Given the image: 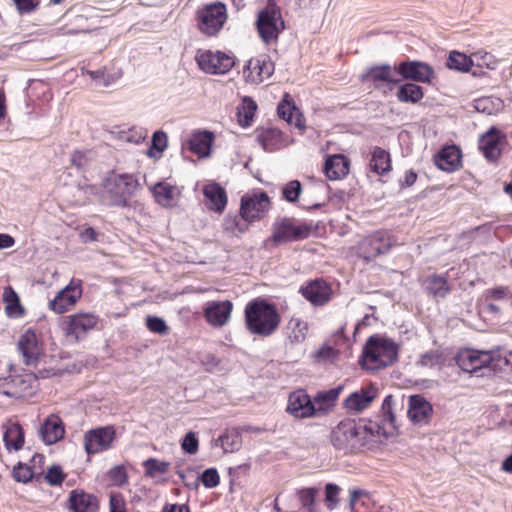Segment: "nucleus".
Returning <instances> with one entry per match:
<instances>
[{
    "instance_id": "14",
    "label": "nucleus",
    "mask_w": 512,
    "mask_h": 512,
    "mask_svg": "<svg viewBox=\"0 0 512 512\" xmlns=\"http://www.w3.org/2000/svg\"><path fill=\"white\" fill-rule=\"evenodd\" d=\"M275 65L271 58L262 54L252 58L244 67V77L251 84H259L271 77L274 73Z\"/></svg>"
},
{
    "instance_id": "62",
    "label": "nucleus",
    "mask_w": 512,
    "mask_h": 512,
    "mask_svg": "<svg viewBox=\"0 0 512 512\" xmlns=\"http://www.w3.org/2000/svg\"><path fill=\"white\" fill-rule=\"evenodd\" d=\"M98 233L92 228L88 227L80 233V239L83 243L96 241Z\"/></svg>"
},
{
    "instance_id": "8",
    "label": "nucleus",
    "mask_w": 512,
    "mask_h": 512,
    "mask_svg": "<svg viewBox=\"0 0 512 512\" xmlns=\"http://www.w3.org/2000/svg\"><path fill=\"white\" fill-rule=\"evenodd\" d=\"M228 18L225 4L216 1L198 11V28L207 36H216Z\"/></svg>"
},
{
    "instance_id": "21",
    "label": "nucleus",
    "mask_w": 512,
    "mask_h": 512,
    "mask_svg": "<svg viewBox=\"0 0 512 512\" xmlns=\"http://www.w3.org/2000/svg\"><path fill=\"white\" fill-rule=\"evenodd\" d=\"M98 318L92 313H78L68 317L65 333L67 337L78 341L97 324Z\"/></svg>"
},
{
    "instance_id": "1",
    "label": "nucleus",
    "mask_w": 512,
    "mask_h": 512,
    "mask_svg": "<svg viewBox=\"0 0 512 512\" xmlns=\"http://www.w3.org/2000/svg\"><path fill=\"white\" fill-rule=\"evenodd\" d=\"M384 433L385 428L378 421L344 419L332 429L330 441L335 449L345 454L356 453L368 446L375 436Z\"/></svg>"
},
{
    "instance_id": "41",
    "label": "nucleus",
    "mask_w": 512,
    "mask_h": 512,
    "mask_svg": "<svg viewBox=\"0 0 512 512\" xmlns=\"http://www.w3.org/2000/svg\"><path fill=\"white\" fill-rule=\"evenodd\" d=\"M397 99L402 103H418L423 97V88L417 84L408 82L399 86Z\"/></svg>"
},
{
    "instance_id": "45",
    "label": "nucleus",
    "mask_w": 512,
    "mask_h": 512,
    "mask_svg": "<svg viewBox=\"0 0 512 512\" xmlns=\"http://www.w3.org/2000/svg\"><path fill=\"white\" fill-rule=\"evenodd\" d=\"M393 405H394V398L392 395H387L382 403V416L381 421L378 422L381 426L385 428V433L383 434L386 436L390 431L388 429H394L395 428V415L393 412Z\"/></svg>"
},
{
    "instance_id": "5",
    "label": "nucleus",
    "mask_w": 512,
    "mask_h": 512,
    "mask_svg": "<svg viewBox=\"0 0 512 512\" xmlns=\"http://www.w3.org/2000/svg\"><path fill=\"white\" fill-rule=\"evenodd\" d=\"M312 225L290 217H279L273 223L272 239L276 244L304 240L310 236Z\"/></svg>"
},
{
    "instance_id": "53",
    "label": "nucleus",
    "mask_w": 512,
    "mask_h": 512,
    "mask_svg": "<svg viewBox=\"0 0 512 512\" xmlns=\"http://www.w3.org/2000/svg\"><path fill=\"white\" fill-rule=\"evenodd\" d=\"M205 488L212 489L219 485L220 476L216 468L205 469L198 477Z\"/></svg>"
},
{
    "instance_id": "13",
    "label": "nucleus",
    "mask_w": 512,
    "mask_h": 512,
    "mask_svg": "<svg viewBox=\"0 0 512 512\" xmlns=\"http://www.w3.org/2000/svg\"><path fill=\"white\" fill-rule=\"evenodd\" d=\"M492 360L493 357L489 351L473 349L461 350L452 359L462 371L468 373H476L478 370L488 367Z\"/></svg>"
},
{
    "instance_id": "51",
    "label": "nucleus",
    "mask_w": 512,
    "mask_h": 512,
    "mask_svg": "<svg viewBox=\"0 0 512 512\" xmlns=\"http://www.w3.org/2000/svg\"><path fill=\"white\" fill-rule=\"evenodd\" d=\"M302 193V185L298 180H291L282 189V197L287 202L295 203Z\"/></svg>"
},
{
    "instance_id": "34",
    "label": "nucleus",
    "mask_w": 512,
    "mask_h": 512,
    "mask_svg": "<svg viewBox=\"0 0 512 512\" xmlns=\"http://www.w3.org/2000/svg\"><path fill=\"white\" fill-rule=\"evenodd\" d=\"M424 290L435 298H445L451 291L445 275L432 274L422 283Z\"/></svg>"
},
{
    "instance_id": "32",
    "label": "nucleus",
    "mask_w": 512,
    "mask_h": 512,
    "mask_svg": "<svg viewBox=\"0 0 512 512\" xmlns=\"http://www.w3.org/2000/svg\"><path fill=\"white\" fill-rule=\"evenodd\" d=\"M214 446L224 453H234L242 446V434L238 428H228L214 440Z\"/></svg>"
},
{
    "instance_id": "22",
    "label": "nucleus",
    "mask_w": 512,
    "mask_h": 512,
    "mask_svg": "<svg viewBox=\"0 0 512 512\" xmlns=\"http://www.w3.org/2000/svg\"><path fill=\"white\" fill-rule=\"evenodd\" d=\"M504 139V134L492 126L480 137L478 147L487 160L496 161L501 155L500 145Z\"/></svg>"
},
{
    "instance_id": "33",
    "label": "nucleus",
    "mask_w": 512,
    "mask_h": 512,
    "mask_svg": "<svg viewBox=\"0 0 512 512\" xmlns=\"http://www.w3.org/2000/svg\"><path fill=\"white\" fill-rule=\"evenodd\" d=\"M215 135L208 130L194 131V155L198 159H208L211 157Z\"/></svg>"
},
{
    "instance_id": "2",
    "label": "nucleus",
    "mask_w": 512,
    "mask_h": 512,
    "mask_svg": "<svg viewBox=\"0 0 512 512\" xmlns=\"http://www.w3.org/2000/svg\"><path fill=\"white\" fill-rule=\"evenodd\" d=\"M244 322L251 334L269 337L279 328L281 316L274 304L263 298H255L244 308Z\"/></svg>"
},
{
    "instance_id": "63",
    "label": "nucleus",
    "mask_w": 512,
    "mask_h": 512,
    "mask_svg": "<svg viewBox=\"0 0 512 512\" xmlns=\"http://www.w3.org/2000/svg\"><path fill=\"white\" fill-rule=\"evenodd\" d=\"M491 101L488 98L478 99L475 102V108L477 111L490 115L492 109L490 108Z\"/></svg>"
},
{
    "instance_id": "57",
    "label": "nucleus",
    "mask_w": 512,
    "mask_h": 512,
    "mask_svg": "<svg viewBox=\"0 0 512 512\" xmlns=\"http://www.w3.org/2000/svg\"><path fill=\"white\" fill-rule=\"evenodd\" d=\"M13 477L17 482L27 483L33 478V471L20 462L13 469Z\"/></svg>"
},
{
    "instance_id": "55",
    "label": "nucleus",
    "mask_w": 512,
    "mask_h": 512,
    "mask_svg": "<svg viewBox=\"0 0 512 512\" xmlns=\"http://www.w3.org/2000/svg\"><path fill=\"white\" fill-rule=\"evenodd\" d=\"M146 326L149 331L159 335H166L169 332V327L165 320L157 316H147Z\"/></svg>"
},
{
    "instance_id": "59",
    "label": "nucleus",
    "mask_w": 512,
    "mask_h": 512,
    "mask_svg": "<svg viewBox=\"0 0 512 512\" xmlns=\"http://www.w3.org/2000/svg\"><path fill=\"white\" fill-rule=\"evenodd\" d=\"M64 478L62 469L56 465L50 467L45 475V480L52 486L60 485Z\"/></svg>"
},
{
    "instance_id": "16",
    "label": "nucleus",
    "mask_w": 512,
    "mask_h": 512,
    "mask_svg": "<svg viewBox=\"0 0 512 512\" xmlns=\"http://www.w3.org/2000/svg\"><path fill=\"white\" fill-rule=\"evenodd\" d=\"M286 412L296 419L316 417L315 405L304 389H297L290 393Z\"/></svg>"
},
{
    "instance_id": "3",
    "label": "nucleus",
    "mask_w": 512,
    "mask_h": 512,
    "mask_svg": "<svg viewBox=\"0 0 512 512\" xmlns=\"http://www.w3.org/2000/svg\"><path fill=\"white\" fill-rule=\"evenodd\" d=\"M139 188L134 174L111 171L102 179L101 200L107 206L125 208Z\"/></svg>"
},
{
    "instance_id": "49",
    "label": "nucleus",
    "mask_w": 512,
    "mask_h": 512,
    "mask_svg": "<svg viewBox=\"0 0 512 512\" xmlns=\"http://www.w3.org/2000/svg\"><path fill=\"white\" fill-rule=\"evenodd\" d=\"M168 138L165 132H154L151 140V147L148 150V156L159 157L161 153L167 148Z\"/></svg>"
},
{
    "instance_id": "38",
    "label": "nucleus",
    "mask_w": 512,
    "mask_h": 512,
    "mask_svg": "<svg viewBox=\"0 0 512 512\" xmlns=\"http://www.w3.org/2000/svg\"><path fill=\"white\" fill-rule=\"evenodd\" d=\"M3 440L7 450H20L24 444V432L20 424L8 425L4 431Z\"/></svg>"
},
{
    "instance_id": "29",
    "label": "nucleus",
    "mask_w": 512,
    "mask_h": 512,
    "mask_svg": "<svg viewBox=\"0 0 512 512\" xmlns=\"http://www.w3.org/2000/svg\"><path fill=\"white\" fill-rule=\"evenodd\" d=\"M436 166L446 172L456 171L461 166V151L455 145L442 148L435 158Z\"/></svg>"
},
{
    "instance_id": "56",
    "label": "nucleus",
    "mask_w": 512,
    "mask_h": 512,
    "mask_svg": "<svg viewBox=\"0 0 512 512\" xmlns=\"http://www.w3.org/2000/svg\"><path fill=\"white\" fill-rule=\"evenodd\" d=\"M146 137V133L143 130H137L135 128L123 130L119 132V139L121 141L132 143V144H139L141 143Z\"/></svg>"
},
{
    "instance_id": "31",
    "label": "nucleus",
    "mask_w": 512,
    "mask_h": 512,
    "mask_svg": "<svg viewBox=\"0 0 512 512\" xmlns=\"http://www.w3.org/2000/svg\"><path fill=\"white\" fill-rule=\"evenodd\" d=\"M278 116L285 120L289 125L297 128H304L301 120V114L293 103L291 96L285 93L277 107Z\"/></svg>"
},
{
    "instance_id": "4",
    "label": "nucleus",
    "mask_w": 512,
    "mask_h": 512,
    "mask_svg": "<svg viewBox=\"0 0 512 512\" xmlns=\"http://www.w3.org/2000/svg\"><path fill=\"white\" fill-rule=\"evenodd\" d=\"M398 358V345L391 339L371 336L363 348L362 360L370 369L393 364Z\"/></svg>"
},
{
    "instance_id": "54",
    "label": "nucleus",
    "mask_w": 512,
    "mask_h": 512,
    "mask_svg": "<svg viewBox=\"0 0 512 512\" xmlns=\"http://www.w3.org/2000/svg\"><path fill=\"white\" fill-rule=\"evenodd\" d=\"M340 487L334 483H327L325 486V504L329 510H333L339 503Z\"/></svg>"
},
{
    "instance_id": "30",
    "label": "nucleus",
    "mask_w": 512,
    "mask_h": 512,
    "mask_svg": "<svg viewBox=\"0 0 512 512\" xmlns=\"http://www.w3.org/2000/svg\"><path fill=\"white\" fill-rule=\"evenodd\" d=\"M324 172L328 179L339 180L349 173V160L342 154L329 156L325 161Z\"/></svg>"
},
{
    "instance_id": "60",
    "label": "nucleus",
    "mask_w": 512,
    "mask_h": 512,
    "mask_svg": "<svg viewBox=\"0 0 512 512\" xmlns=\"http://www.w3.org/2000/svg\"><path fill=\"white\" fill-rule=\"evenodd\" d=\"M91 152L90 151H75L71 155V163L74 165L77 169L84 168L88 161L91 159Z\"/></svg>"
},
{
    "instance_id": "52",
    "label": "nucleus",
    "mask_w": 512,
    "mask_h": 512,
    "mask_svg": "<svg viewBox=\"0 0 512 512\" xmlns=\"http://www.w3.org/2000/svg\"><path fill=\"white\" fill-rule=\"evenodd\" d=\"M319 489L315 487L303 488L298 491V498L302 507L306 508L309 512H312L316 495Z\"/></svg>"
},
{
    "instance_id": "27",
    "label": "nucleus",
    "mask_w": 512,
    "mask_h": 512,
    "mask_svg": "<svg viewBox=\"0 0 512 512\" xmlns=\"http://www.w3.org/2000/svg\"><path fill=\"white\" fill-rule=\"evenodd\" d=\"M64 434L63 422L54 414L48 416L39 429L40 438L47 445L58 442L63 438Z\"/></svg>"
},
{
    "instance_id": "26",
    "label": "nucleus",
    "mask_w": 512,
    "mask_h": 512,
    "mask_svg": "<svg viewBox=\"0 0 512 512\" xmlns=\"http://www.w3.org/2000/svg\"><path fill=\"white\" fill-rule=\"evenodd\" d=\"M257 140L266 152H274L290 144V139L280 129L269 127L263 129L258 135Z\"/></svg>"
},
{
    "instance_id": "19",
    "label": "nucleus",
    "mask_w": 512,
    "mask_h": 512,
    "mask_svg": "<svg viewBox=\"0 0 512 512\" xmlns=\"http://www.w3.org/2000/svg\"><path fill=\"white\" fill-rule=\"evenodd\" d=\"M300 294L313 306H323L331 299L332 289L323 279H315L302 285Z\"/></svg>"
},
{
    "instance_id": "46",
    "label": "nucleus",
    "mask_w": 512,
    "mask_h": 512,
    "mask_svg": "<svg viewBox=\"0 0 512 512\" xmlns=\"http://www.w3.org/2000/svg\"><path fill=\"white\" fill-rule=\"evenodd\" d=\"M472 65L471 58L458 51H451L446 61V66L449 69L460 72H468Z\"/></svg>"
},
{
    "instance_id": "58",
    "label": "nucleus",
    "mask_w": 512,
    "mask_h": 512,
    "mask_svg": "<svg viewBox=\"0 0 512 512\" xmlns=\"http://www.w3.org/2000/svg\"><path fill=\"white\" fill-rule=\"evenodd\" d=\"M200 364L208 372H213L218 369L220 360L212 353H203L199 355Z\"/></svg>"
},
{
    "instance_id": "12",
    "label": "nucleus",
    "mask_w": 512,
    "mask_h": 512,
    "mask_svg": "<svg viewBox=\"0 0 512 512\" xmlns=\"http://www.w3.org/2000/svg\"><path fill=\"white\" fill-rule=\"evenodd\" d=\"M363 82H371L373 87L387 93L394 89V86L400 82L397 77V69L389 64L369 67L361 76Z\"/></svg>"
},
{
    "instance_id": "20",
    "label": "nucleus",
    "mask_w": 512,
    "mask_h": 512,
    "mask_svg": "<svg viewBox=\"0 0 512 512\" xmlns=\"http://www.w3.org/2000/svg\"><path fill=\"white\" fill-rule=\"evenodd\" d=\"M82 295V289L78 283L71 281L61 289L49 302V308L55 313L62 314L73 307Z\"/></svg>"
},
{
    "instance_id": "10",
    "label": "nucleus",
    "mask_w": 512,
    "mask_h": 512,
    "mask_svg": "<svg viewBox=\"0 0 512 512\" xmlns=\"http://www.w3.org/2000/svg\"><path fill=\"white\" fill-rule=\"evenodd\" d=\"M395 245H397V240L390 231L378 230L362 240L360 251L366 260H370L389 252Z\"/></svg>"
},
{
    "instance_id": "15",
    "label": "nucleus",
    "mask_w": 512,
    "mask_h": 512,
    "mask_svg": "<svg viewBox=\"0 0 512 512\" xmlns=\"http://www.w3.org/2000/svg\"><path fill=\"white\" fill-rule=\"evenodd\" d=\"M115 438V430L111 426L100 427L85 433V451L88 454H96L112 447Z\"/></svg>"
},
{
    "instance_id": "7",
    "label": "nucleus",
    "mask_w": 512,
    "mask_h": 512,
    "mask_svg": "<svg viewBox=\"0 0 512 512\" xmlns=\"http://www.w3.org/2000/svg\"><path fill=\"white\" fill-rule=\"evenodd\" d=\"M17 350L26 366L36 367L45 356L42 334L32 328H28L20 335L17 342Z\"/></svg>"
},
{
    "instance_id": "47",
    "label": "nucleus",
    "mask_w": 512,
    "mask_h": 512,
    "mask_svg": "<svg viewBox=\"0 0 512 512\" xmlns=\"http://www.w3.org/2000/svg\"><path fill=\"white\" fill-rule=\"evenodd\" d=\"M257 109L256 102L250 97H244L238 110L239 122L243 126H249Z\"/></svg>"
},
{
    "instance_id": "64",
    "label": "nucleus",
    "mask_w": 512,
    "mask_h": 512,
    "mask_svg": "<svg viewBox=\"0 0 512 512\" xmlns=\"http://www.w3.org/2000/svg\"><path fill=\"white\" fill-rule=\"evenodd\" d=\"M417 180V174L414 170H408L405 172L403 180L400 181L401 187H410L412 186Z\"/></svg>"
},
{
    "instance_id": "11",
    "label": "nucleus",
    "mask_w": 512,
    "mask_h": 512,
    "mask_svg": "<svg viewBox=\"0 0 512 512\" xmlns=\"http://www.w3.org/2000/svg\"><path fill=\"white\" fill-rule=\"evenodd\" d=\"M37 385V378L32 373L9 375L0 378V393L12 397L20 398L31 395Z\"/></svg>"
},
{
    "instance_id": "39",
    "label": "nucleus",
    "mask_w": 512,
    "mask_h": 512,
    "mask_svg": "<svg viewBox=\"0 0 512 512\" xmlns=\"http://www.w3.org/2000/svg\"><path fill=\"white\" fill-rule=\"evenodd\" d=\"M252 222L253 221L243 217L239 211V215L228 214L224 218L222 226L225 232L231 234L232 236H239L244 234L249 229V225Z\"/></svg>"
},
{
    "instance_id": "48",
    "label": "nucleus",
    "mask_w": 512,
    "mask_h": 512,
    "mask_svg": "<svg viewBox=\"0 0 512 512\" xmlns=\"http://www.w3.org/2000/svg\"><path fill=\"white\" fill-rule=\"evenodd\" d=\"M145 475L151 478L158 477L168 471L169 463L156 458H149L143 462Z\"/></svg>"
},
{
    "instance_id": "40",
    "label": "nucleus",
    "mask_w": 512,
    "mask_h": 512,
    "mask_svg": "<svg viewBox=\"0 0 512 512\" xmlns=\"http://www.w3.org/2000/svg\"><path fill=\"white\" fill-rule=\"evenodd\" d=\"M452 359H447L446 355L439 350H430L421 355L419 364L430 369L442 370L445 366H450Z\"/></svg>"
},
{
    "instance_id": "50",
    "label": "nucleus",
    "mask_w": 512,
    "mask_h": 512,
    "mask_svg": "<svg viewBox=\"0 0 512 512\" xmlns=\"http://www.w3.org/2000/svg\"><path fill=\"white\" fill-rule=\"evenodd\" d=\"M512 295L508 287L499 286L495 288L487 289L484 292V301H492V302H505L510 301Z\"/></svg>"
},
{
    "instance_id": "24",
    "label": "nucleus",
    "mask_w": 512,
    "mask_h": 512,
    "mask_svg": "<svg viewBox=\"0 0 512 512\" xmlns=\"http://www.w3.org/2000/svg\"><path fill=\"white\" fill-rule=\"evenodd\" d=\"M407 413L414 424L424 425L429 423L433 414V407L422 395H411Z\"/></svg>"
},
{
    "instance_id": "42",
    "label": "nucleus",
    "mask_w": 512,
    "mask_h": 512,
    "mask_svg": "<svg viewBox=\"0 0 512 512\" xmlns=\"http://www.w3.org/2000/svg\"><path fill=\"white\" fill-rule=\"evenodd\" d=\"M155 201L162 206H171L175 200L177 189L166 182H158L152 187Z\"/></svg>"
},
{
    "instance_id": "44",
    "label": "nucleus",
    "mask_w": 512,
    "mask_h": 512,
    "mask_svg": "<svg viewBox=\"0 0 512 512\" xmlns=\"http://www.w3.org/2000/svg\"><path fill=\"white\" fill-rule=\"evenodd\" d=\"M3 300L6 303L5 311L9 317L18 318L23 316L24 309L20 303L17 293L8 286L4 289Z\"/></svg>"
},
{
    "instance_id": "36",
    "label": "nucleus",
    "mask_w": 512,
    "mask_h": 512,
    "mask_svg": "<svg viewBox=\"0 0 512 512\" xmlns=\"http://www.w3.org/2000/svg\"><path fill=\"white\" fill-rule=\"evenodd\" d=\"M373 390H360L350 394L344 401V407L349 411L360 412L367 408L375 398Z\"/></svg>"
},
{
    "instance_id": "17",
    "label": "nucleus",
    "mask_w": 512,
    "mask_h": 512,
    "mask_svg": "<svg viewBox=\"0 0 512 512\" xmlns=\"http://www.w3.org/2000/svg\"><path fill=\"white\" fill-rule=\"evenodd\" d=\"M270 207V199L266 192L253 196L245 195L241 198L240 212L250 221H257L264 217Z\"/></svg>"
},
{
    "instance_id": "43",
    "label": "nucleus",
    "mask_w": 512,
    "mask_h": 512,
    "mask_svg": "<svg viewBox=\"0 0 512 512\" xmlns=\"http://www.w3.org/2000/svg\"><path fill=\"white\" fill-rule=\"evenodd\" d=\"M288 339L292 344L302 343L307 336L308 323L297 317H292L288 324Z\"/></svg>"
},
{
    "instance_id": "9",
    "label": "nucleus",
    "mask_w": 512,
    "mask_h": 512,
    "mask_svg": "<svg viewBox=\"0 0 512 512\" xmlns=\"http://www.w3.org/2000/svg\"><path fill=\"white\" fill-rule=\"evenodd\" d=\"M194 59L198 67L206 74L221 75L228 73L234 66V58L222 51H197Z\"/></svg>"
},
{
    "instance_id": "6",
    "label": "nucleus",
    "mask_w": 512,
    "mask_h": 512,
    "mask_svg": "<svg viewBox=\"0 0 512 512\" xmlns=\"http://www.w3.org/2000/svg\"><path fill=\"white\" fill-rule=\"evenodd\" d=\"M256 28L264 43L269 44L278 40L285 29V23L276 5H267L258 12Z\"/></svg>"
},
{
    "instance_id": "35",
    "label": "nucleus",
    "mask_w": 512,
    "mask_h": 512,
    "mask_svg": "<svg viewBox=\"0 0 512 512\" xmlns=\"http://www.w3.org/2000/svg\"><path fill=\"white\" fill-rule=\"evenodd\" d=\"M341 390V387H336L326 391H320L314 396L312 402L315 405L316 417L324 415L334 406Z\"/></svg>"
},
{
    "instance_id": "37",
    "label": "nucleus",
    "mask_w": 512,
    "mask_h": 512,
    "mask_svg": "<svg viewBox=\"0 0 512 512\" xmlns=\"http://www.w3.org/2000/svg\"><path fill=\"white\" fill-rule=\"evenodd\" d=\"M369 167L372 172L378 175L389 172L391 170L390 154L380 147H375L371 153Z\"/></svg>"
},
{
    "instance_id": "23",
    "label": "nucleus",
    "mask_w": 512,
    "mask_h": 512,
    "mask_svg": "<svg viewBox=\"0 0 512 512\" xmlns=\"http://www.w3.org/2000/svg\"><path fill=\"white\" fill-rule=\"evenodd\" d=\"M398 75L416 82L430 83L434 78V71L430 65L424 62L407 61L399 64L397 69Z\"/></svg>"
},
{
    "instance_id": "25",
    "label": "nucleus",
    "mask_w": 512,
    "mask_h": 512,
    "mask_svg": "<svg viewBox=\"0 0 512 512\" xmlns=\"http://www.w3.org/2000/svg\"><path fill=\"white\" fill-rule=\"evenodd\" d=\"M206 207L216 213H223L227 206L228 197L225 189L216 182H211L203 187Z\"/></svg>"
},
{
    "instance_id": "28",
    "label": "nucleus",
    "mask_w": 512,
    "mask_h": 512,
    "mask_svg": "<svg viewBox=\"0 0 512 512\" xmlns=\"http://www.w3.org/2000/svg\"><path fill=\"white\" fill-rule=\"evenodd\" d=\"M98 500L92 494L83 490H72L69 495V510L71 512H97Z\"/></svg>"
},
{
    "instance_id": "18",
    "label": "nucleus",
    "mask_w": 512,
    "mask_h": 512,
    "mask_svg": "<svg viewBox=\"0 0 512 512\" xmlns=\"http://www.w3.org/2000/svg\"><path fill=\"white\" fill-rule=\"evenodd\" d=\"M233 311V303L230 300L208 301L203 314L207 323L214 328H221L228 324Z\"/></svg>"
},
{
    "instance_id": "61",
    "label": "nucleus",
    "mask_w": 512,
    "mask_h": 512,
    "mask_svg": "<svg viewBox=\"0 0 512 512\" xmlns=\"http://www.w3.org/2000/svg\"><path fill=\"white\" fill-rule=\"evenodd\" d=\"M20 13H30L36 8L32 0H13Z\"/></svg>"
}]
</instances>
